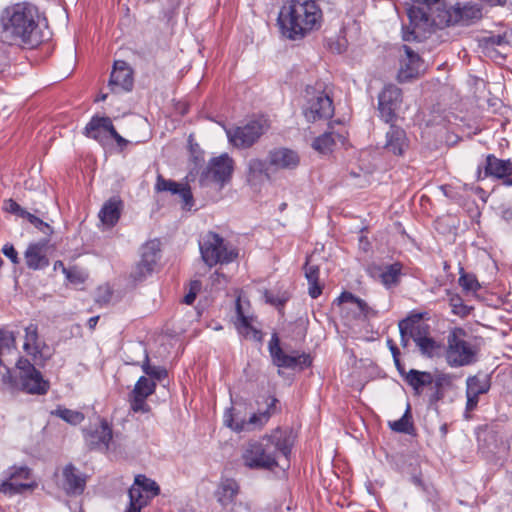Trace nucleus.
<instances>
[{
    "instance_id": "obj_1",
    "label": "nucleus",
    "mask_w": 512,
    "mask_h": 512,
    "mask_svg": "<svg viewBox=\"0 0 512 512\" xmlns=\"http://www.w3.org/2000/svg\"><path fill=\"white\" fill-rule=\"evenodd\" d=\"M293 443L290 431L276 428L257 440L246 442L241 448L240 461L250 470L272 471L280 466L281 457L288 458Z\"/></svg>"
},
{
    "instance_id": "obj_2",
    "label": "nucleus",
    "mask_w": 512,
    "mask_h": 512,
    "mask_svg": "<svg viewBox=\"0 0 512 512\" xmlns=\"http://www.w3.org/2000/svg\"><path fill=\"white\" fill-rule=\"evenodd\" d=\"M37 19L38 9L29 2L6 7L1 16L2 41L9 45H38L41 39Z\"/></svg>"
},
{
    "instance_id": "obj_3",
    "label": "nucleus",
    "mask_w": 512,
    "mask_h": 512,
    "mask_svg": "<svg viewBox=\"0 0 512 512\" xmlns=\"http://www.w3.org/2000/svg\"><path fill=\"white\" fill-rule=\"evenodd\" d=\"M323 13L315 0H289L281 7L278 25L281 34L289 40H301L318 30Z\"/></svg>"
},
{
    "instance_id": "obj_4",
    "label": "nucleus",
    "mask_w": 512,
    "mask_h": 512,
    "mask_svg": "<svg viewBox=\"0 0 512 512\" xmlns=\"http://www.w3.org/2000/svg\"><path fill=\"white\" fill-rule=\"evenodd\" d=\"M200 252L203 261L209 267L218 263H231L238 256L236 249L227 243L219 234L214 232H208L204 236L200 243Z\"/></svg>"
},
{
    "instance_id": "obj_5",
    "label": "nucleus",
    "mask_w": 512,
    "mask_h": 512,
    "mask_svg": "<svg viewBox=\"0 0 512 512\" xmlns=\"http://www.w3.org/2000/svg\"><path fill=\"white\" fill-rule=\"evenodd\" d=\"M477 348L465 340V332L458 328L447 337L446 361L451 367L468 366L476 362Z\"/></svg>"
},
{
    "instance_id": "obj_6",
    "label": "nucleus",
    "mask_w": 512,
    "mask_h": 512,
    "mask_svg": "<svg viewBox=\"0 0 512 512\" xmlns=\"http://www.w3.org/2000/svg\"><path fill=\"white\" fill-rule=\"evenodd\" d=\"M482 9L478 4L474 3H457L454 6H447L438 12L434 19V26L437 28H445L455 25H470L481 19Z\"/></svg>"
},
{
    "instance_id": "obj_7",
    "label": "nucleus",
    "mask_w": 512,
    "mask_h": 512,
    "mask_svg": "<svg viewBox=\"0 0 512 512\" xmlns=\"http://www.w3.org/2000/svg\"><path fill=\"white\" fill-rule=\"evenodd\" d=\"M334 114V105L330 96L321 90L307 89V103L304 116L309 122L331 118Z\"/></svg>"
},
{
    "instance_id": "obj_8",
    "label": "nucleus",
    "mask_w": 512,
    "mask_h": 512,
    "mask_svg": "<svg viewBox=\"0 0 512 512\" xmlns=\"http://www.w3.org/2000/svg\"><path fill=\"white\" fill-rule=\"evenodd\" d=\"M413 4L408 9L410 23L422 27L434 26V19L438 12L446 9L444 0H412Z\"/></svg>"
},
{
    "instance_id": "obj_9",
    "label": "nucleus",
    "mask_w": 512,
    "mask_h": 512,
    "mask_svg": "<svg viewBox=\"0 0 512 512\" xmlns=\"http://www.w3.org/2000/svg\"><path fill=\"white\" fill-rule=\"evenodd\" d=\"M266 120H252L244 126L226 130L229 141L237 148L251 147L267 130Z\"/></svg>"
},
{
    "instance_id": "obj_10",
    "label": "nucleus",
    "mask_w": 512,
    "mask_h": 512,
    "mask_svg": "<svg viewBox=\"0 0 512 512\" xmlns=\"http://www.w3.org/2000/svg\"><path fill=\"white\" fill-rule=\"evenodd\" d=\"M268 349L274 365L281 368L293 369L299 366L301 369L310 366L311 359L307 354L288 355L280 347V339L274 333L269 341Z\"/></svg>"
},
{
    "instance_id": "obj_11",
    "label": "nucleus",
    "mask_w": 512,
    "mask_h": 512,
    "mask_svg": "<svg viewBox=\"0 0 512 512\" xmlns=\"http://www.w3.org/2000/svg\"><path fill=\"white\" fill-rule=\"evenodd\" d=\"M86 445L92 450L107 452L113 438L110 424L101 419L99 424L83 430Z\"/></svg>"
},
{
    "instance_id": "obj_12",
    "label": "nucleus",
    "mask_w": 512,
    "mask_h": 512,
    "mask_svg": "<svg viewBox=\"0 0 512 512\" xmlns=\"http://www.w3.org/2000/svg\"><path fill=\"white\" fill-rule=\"evenodd\" d=\"M402 101L401 89L393 84L386 85L378 97V109L382 119L389 123L396 117V110Z\"/></svg>"
},
{
    "instance_id": "obj_13",
    "label": "nucleus",
    "mask_w": 512,
    "mask_h": 512,
    "mask_svg": "<svg viewBox=\"0 0 512 512\" xmlns=\"http://www.w3.org/2000/svg\"><path fill=\"white\" fill-rule=\"evenodd\" d=\"M249 304L246 306L242 303L240 297L236 299L235 304V312H236V321L235 327L239 334L244 336L245 338L253 339L254 341L260 342L262 340V333L260 330L256 329L252 323L254 318L249 314Z\"/></svg>"
},
{
    "instance_id": "obj_14",
    "label": "nucleus",
    "mask_w": 512,
    "mask_h": 512,
    "mask_svg": "<svg viewBox=\"0 0 512 512\" xmlns=\"http://www.w3.org/2000/svg\"><path fill=\"white\" fill-rule=\"evenodd\" d=\"M23 349L36 364H40L50 357L48 348L39 340L38 327L35 324H30L25 328Z\"/></svg>"
},
{
    "instance_id": "obj_15",
    "label": "nucleus",
    "mask_w": 512,
    "mask_h": 512,
    "mask_svg": "<svg viewBox=\"0 0 512 512\" xmlns=\"http://www.w3.org/2000/svg\"><path fill=\"white\" fill-rule=\"evenodd\" d=\"M108 86L113 93L129 92L132 90L133 71L125 61H115Z\"/></svg>"
},
{
    "instance_id": "obj_16",
    "label": "nucleus",
    "mask_w": 512,
    "mask_h": 512,
    "mask_svg": "<svg viewBox=\"0 0 512 512\" xmlns=\"http://www.w3.org/2000/svg\"><path fill=\"white\" fill-rule=\"evenodd\" d=\"M404 57L400 60L397 78L400 82H407L420 76L423 71V61L409 46L403 45Z\"/></svg>"
},
{
    "instance_id": "obj_17",
    "label": "nucleus",
    "mask_w": 512,
    "mask_h": 512,
    "mask_svg": "<svg viewBox=\"0 0 512 512\" xmlns=\"http://www.w3.org/2000/svg\"><path fill=\"white\" fill-rule=\"evenodd\" d=\"M233 170V159L227 153H224L218 157L212 158L209 161L207 167V177L220 184V186H223L230 180Z\"/></svg>"
},
{
    "instance_id": "obj_18",
    "label": "nucleus",
    "mask_w": 512,
    "mask_h": 512,
    "mask_svg": "<svg viewBox=\"0 0 512 512\" xmlns=\"http://www.w3.org/2000/svg\"><path fill=\"white\" fill-rule=\"evenodd\" d=\"M158 260V250L154 242L143 246L141 260L135 265L131 272L134 281H142L150 275Z\"/></svg>"
},
{
    "instance_id": "obj_19",
    "label": "nucleus",
    "mask_w": 512,
    "mask_h": 512,
    "mask_svg": "<svg viewBox=\"0 0 512 512\" xmlns=\"http://www.w3.org/2000/svg\"><path fill=\"white\" fill-rule=\"evenodd\" d=\"M233 407L228 408L223 416L225 426L235 432L251 431L254 427L264 426L270 418L268 410L260 413H254L249 420H241L234 422Z\"/></svg>"
},
{
    "instance_id": "obj_20",
    "label": "nucleus",
    "mask_w": 512,
    "mask_h": 512,
    "mask_svg": "<svg viewBox=\"0 0 512 512\" xmlns=\"http://www.w3.org/2000/svg\"><path fill=\"white\" fill-rule=\"evenodd\" d=\"M269 166L274 170H292L300 163L299 154L289 148H275L268 153Z\"/></svg>"
},
{
    "instance_id": "obj_21",
    "label": "nucleus",
    "mask_w": 512,
    "mask_h": 512,
    "mask_svg": "<svg viewBox=\"0 0 512 512\" xmlns=\"http://www.w3.org/2000/svg\"><path fill=\"white\" fill-rule=\"evenodd\" d=\"M155 190L157 192H170L171 194L179 195L183 202V209L190 210L193 206L192 192L186 184L165 179L159 174L156 179Z\"/></svg>"
},
{
    "instance_id": "obj_22",
    "label": "nucleus",
    "mask_w": 512,
    "mask_h": 512,
    "mask_svg": "<svg viewBox=\"0 0 512 512\" xmlns=\"http://www.w3.org/2000/svg\"><path fill=\"white\" fill-rule=\"evenodd\" d=\"M85 484L84 475L74 465L67 464L63 468L59 485L68 495L81 494L84 491Z\"/></svg>"
},
{
    "instance_id": "obj_23",
    "label": "nucleus",
    "mask_w": 512,
    "mask_h": 512,
    "mask_svg": "<svg viewBox=\"0 0 512 512\" xmlns=\"http://www.w3.org/2000/svg\"><path fill=\"white\" fill-rule=\"evenodd\" d=\"M490 389V381L487 376H470L466 380V411H473L479 401V395L485 394Z\"/></svg>"
},
{
    "instance_id": "obj_24",
    "label": "nucleus",
    "mask_w": 512,
    "mask_h": 512,
    "mask_svg": "<svg viewBox=\"0 0 512 512\" xmlns=\"http://www.w3.org/2000/svg\"><path fill=\"white\" fill-rule=\"evenodd\" d=\"M47 245L48 242L46 240H42L37 243H32L27 247L24 253V259L29 269L41 270L49 265Z\"/></svg>"
},
{
    "instance_id": "obj_25",
    "label": "nucleus",
    "mask_w": 512,
    "mask_h": 512,
    "mask_svg": "<svg viewBox=\"0 0 512 512\" xmlns=\"http://www.w3.org/2000/svg\"><path fill=\"white\" fill-rule=\"evenodd\" d=\"M481 169L478 168V179L492 176L495 178H505L512 174V161L507 159H499L493 154L486 157V164L484 167V175H481Z\"/></svg>"
},
{
    "instance_id": "obj_26",
    "label": "nucleus",
    "mask_w": 512,
    "mask_h": 512,
    "mask_svg": "<svg viewBox=\"0 0 512 512\" xmlns=\"http://www.w3.org/2000/svg\"><path fill=\"white\" fill-rule=\"evenodd\" d=\"M341 304H344V309L351 311L356 318H370L376 315L374 309L368 306V304L360 299L355 297L352 293L343 292L338 298Z\"/></svg>"
},
{
    "instance_id": "obj_27",
    "label": "nucleus",
    "mask_w": 512,
    "mask_h": 512,
    "mask_svg": "<svg viewBox=\"0 0 512 512\" xmlns=\"http://www.w3.org/2000/svg\"><path fill=\"white\" fill-rule=\"evenodd\" d=\"M20 381L22 390L29 394L43 395L49 389V382L43 379L41 372L37 369L34 372L22 374Z\"/></svg>"
},
{
    "instance_id": "obj_28",
    "label": "nucleus",
    "mask_w": 512,
    "mask_h": 512,
    "mask_svg": "<svg viewBox=\"0 0 512 512\" xmlns=\"http://www.w3.org/2000/svg\"><path fill=\"white\" fill-rule=\"evenodd\" d=\"M408 147V140L405 131L397 126L391 125L386 133L385 149L394 155H402Z\"/></svg>"
},
{
    "instance_id": "obj_29",
    "label": "nucleus",
    "mask_w": 512,
    "mask_h": 512,
    "mask_svg": "<svg viewBox=\"0 0 512 512\" xmlns=\"http://www.w3.org/2000/svg\"><path fill=\"white\" fill-rule=\"evenodd\" d=\"M269 162L259 158H251L247 162L246 179L247 182L256 186L260 184L264 179H269Z\"/></svg>"
},
{
    "instance_id": "obj_30",
    "label": "nucleus",
    "mask_w": 512,
    "mask_h": 512,
    "mask_svg": "<svg viewBox=\"0 0 512 512\" xmlns=\"http://www.w3.org/2000/svg\"><path fill=\"white\" fill-rule=\"evenodd\" d=\"M402 265L398 262L384 266L375 267L373 276L378 277L386 288H392L399 284Z\"/></svg>"
},
{
    "instance_id": "obj_31",
    "label": "nucleus",
    "mask_w": 512,
    "mask_h": 512,
    "mask_svg": "<svg viewBox=\"0 0 512 512\" xmlns=\"http://www.w3.org/2000/svg\"><path fill=\"white\" fill-rule=\"evenodd\" d=\"M421 315L408 317L399 322V330H408L415 344L429 337V326L420 322Z\"/></svg>"
},
{
    "instance_id": "obj_32",
    "label": "nucleus",
    "mask_w": 512,
    "mask_h": 512,
    "mask_svg": "<svg viewBox=\"0 0 512 512\" xmlns=\"http://www.w3.org/2000/svg\"><path fill=\"white\" fill-rule=\"evenodd\" d=\"M112 125V120L109 117L94 116L86 125L84 134L87 137L102 143L105 137V133L109 134L108 126Z\"/></svg>"
},
{
    "instance_id": "obj_33",
    "label": "nucleus",
    "mask_w": 512,
    "mask_h": 512,
    "mask_svg": "<svg viewBox=\"0 0 512 512\" xmlns=\"http://www.w3.org/2000/svg\"><path fill=\"white\" fill-rule=\"evenodd\" d=\"M121 209V200L117 197L110 198L104 203L99 212L101 222L108 227H113L120 218Z\"/></svg>"
},
{
    "instance_id": "obj_34",
    "label": "nucleus",
    "mask_w": 512,
    "mask_h": 512,
    "mask_svg": "<svg viewBox=\"0 0 512 512\" xmlns=\"http://www.w3.org/2000/svg\"><path fill=\"white\" fill-rule=\"evenodd\" d=\"M239 492V485L233 479H224L218 485L215 491V497L217 501L223 506L226 507L229 504L233 503L235 497Z\"/></svg>"
},
{
    "instance_id": "obj_35",
    "label": "nucleus",
    "mask_w": 512,
    "mask_h": 512,
    "mask_svg": "<svg viewBox=\"0 0 512 512\" xmlns=\"http://www.w3.org/2000/svg\"><path fill=\"white\" fill-rule=\"evenodd\" d=\"M305 277L308 281V294L313 298H317L322 293V285L319 282L320 270L317 265L311 263V259L307 258L304 266Z\"/></svg>"
},
{
    "instance_id": "obj_36",
    "label": "nucleus",
    "mask_w": 512,
    "mask_h": 512,
    "mask_svg": "<svg viewBox=\"0 0 512 512\" xmlns=\"http://www.w3.org/2000/svg\"><path fill=\"white\" fill-rule=\"evenodd\" d=\"M344 140V136L339 133L325 132L314 139L312 147L319 153L326 154L333 150L337 142L343 143Z\"/></svg>"
},
{
    "instance_id": "obj_37",
    "label": "nucleus",
    "mask_w": 512,
    "mask_h": 512,
    "mask_svg": "<svg viewBox=\"0 0 512 512\" xmlns=\"http://www.w3.org/2000/svg\"><path fill=\"white\" fill-rule=\"evenodd\" d=\"M405 380L416 393H419L424 387L432 384L433 376L430 372L411 369L406 373Z\"/></svg>"
},
{
    "instance_id": "obj_38",
    "label": "nucleus",
    "mask_w": 512,
    "mask_h": 512,
    "mask_svg": "<svg viewBox=\"0 0 512 512\" xmlns=\"http://www.w3.org/2000/svg\"><path fill=\"white\" fill-rule=\"evenodd\" d=\"M34 486V483L13 482V478H9L6 472L3 475V479L0 480V492L8 496L20 494L25 490L32 489Z\"/></svg>"
},
{
    "instance_id": "obj_39",
    "label": "nucleus",
    "mask_w": 512,
    "mask_h": 512,
    "mask_svg": "<svg viewBox=\"0 0 512 512\" xmlns=\"http://www.w3.org/2000/svg\"><path fill=\"white\" fill-rule=\"evenodd\" d=\"M129 506L125 512H141V509L148 504L150 499L142 492L135 482L129 489Z\"/></svg>"
},
{
    "instance_id": "obj_40",
    "label": "nucleus",
    "mask_w": 512,
    "mask_h": 512,
    "mask_svg": "<svg viewBox=\"0 0 512 512\" xmlns=\"http://www.w3.org/2000/svg\"><path fill=\"white\" fill-rule=\"evenodd\" d=\"M134 482L150 500L160 493V488L157 483L154 480L147 478L145 475H137Z\"/></svg>"
},
{
    "instance_id": "obj_41",
    "label": "nucleus",
    "mask_w": 512,
    "mask_h": 512,
    "mask_svg": "<svg viewBox=\"0 0 512 512\" xmlns=\"http://www.w3.org/2000/svg\"><path fill=\"white\" fill-rule=\"evenodd\" d=\"M53 415L58 416L65 422L71 425H78L84 420V414L80 411L71 410L67 408H58L52 412Z\"/></svg>"
},
{
    "instance_id": "obj_42",
    "label": "nucleus",
    "mask_w": 512,
    "mask_h": 512,
    "mask_svg": "<svg viewBox=\"0 0 512 512\" xmlns=\"http://www.w3.org/2000/svg\"><path fill=\"white\" fill-rule=\"evenodd\" d=\"M389 427L399 433H410L413 430V424L411 422L410 406L408 405L404 415L393 422H389Z\"/></svg>"
},
{
    "instance_id": "obj_43",
    "label": "nucleus",
    "mask_w": 512,
    "mask_h": 512,
    "mask_svg": "<svg viewBox=\"0 0 512 512\" xmlns=\"http://www.w3.org/2000/svg\"><path fill=\"white\" fill-rule=\"evenodd\" d=\"M156 383L154 380L148 379L145 376H141L132 391L133 395H140L148 397L154 393Z\"/></svg>"
},
{
    "instance_id": "obj_44",
    "label": "nucleus",
    "mask_w": 512,
    "mask_h": 512,
    "mask_svg": "<svg viewBox=\"0 0 512 512\" xmlns=\"http://www.w3.org/2000/svg\"><path fill=\"white\" fill-rule=\"evenodd\" d=\"M459 284L463 288V290L468 293H476L481 288L476 276L474 274L465 273L463 271V268H461Z\"/></svg>"
},
{
    "instance_id": "obj_45",
    "label": "nucleus",
    "mask_w": 512,
    "mask_h": 512,
    "mask_svg": "<svg viewBox=\"0 0 512 512\" xmlns=\"http://www.w3.org/2000/svg\"><path fill=\"white\" fill-rule=\"evenodd\" d=\"M508 33L504 34H497V35H490L487 37H484L481 40L482 46L486 50H492L495 47H503L505 45H508L510 43L508 39Z\"/></svg>"
},
{
    "instance_id": "obj_46",
    "label": "nucleus",
    "mask_w": 512,
    "mask_h": 512,
    "mask_svg": "<svg viewBox=\"0 0 512 512\" xmlns=\"http://www.w3.org/2000/svg\"><path fill=\"white\" fill-rule=\"evenodd\" d=\"M416 345L419 348L421 354L429 358L434 357L438 353V350L440 348L437 342L430 336L424 338Z\"/></svg>"
},
{
    "instance_id": "obj_47",
    "label": "nucleus",
    "mask_w": 512,
    "mask_h": 512,
    "mask_svg": "<svg viewBox=\"0 0 512 512\" xmlns=\"http://www.w3.org/2000/svg\"><path fill=\"white\" fill-rule=\"evenodd\" d=\"M142 369L146 375L151 377L154 380H162L167 376L166 369L158 366H151L149 364V358L148 355H145V362L142 365Z\"/></svg>"
},
{
    "instance_id": "obj_48",
    "label": "nucleus",
    "mask_w": 512,
    "mask_h": 512,
    "mask_svg": "<svg viewBox=\"0 0 512 512\" xmlns=\"http://www.w3.org/2000/svg\"><path fill=\"white\" fill-rule=\"evenodd\" d=\"M13 482H26L30 478V470L27 467H11L6 471Z\"/></svg>"
},
{
    "instance_id": "obj_49",
    "label": "nucleus",
    "mask_w": 512,
    "mask_h": 512,
    "mask_svg": "<svg viewBox=\"0 0 512 512\" xmlns=\"http://www.w3.org/2000/svg\"><path fill=\"white\" fill-rule=\"evenodd\" d=\"M146 398L147 397L132 394V399L130 401L131 409L134 412H142V413L148 412L150 408H149L148 404L146 403Z\"/></svg>"
},
{
    "instance_id": "obj_50",
    "label": "nucleus",
    "mask_w": 512,
    "mask_h": 512,
    "mask_svg": "<svg viewBox=\"0 0 512 512\" xmlns=\"http://www.w3.org/2000/svg\"><path fill=\"white\" fill-rule=\"evenodd\" d=\"M450 305L452 306L453 313L457 315L465 316L469 313L468 307L463 304L462 299L459 296L451 297Z\"/></svg>"
},
{
    "instance_id": "obj_51",
    "label": "nucleus",
    "mask_w": 512,
    "mask_h": 512,
    "mask_svg": "<svg viewBox=\"0 0 512 512\" xmlns=\"http://www.w3.org/2000/svg\"><path fill=\"white\" fill-rule=\"evenodd\" d=\"M3 209L8 213L17 215L18 217H21L22 213H24V208H22L13 199L5 200L3 204Z\"/></svg>"
},
{
    "instance_id": "obj_52",
    "label": "nucleus",
    "mask_w": 512,
    "mask_h": 512,
    "mask_svg": "<svg viewBox=\"0 0 512 512\" xmlns=\"http://www.w3.org/2000/svg\"><path fill=\"white\" fill-rule=\"evenodd\" d=\"M410 25L413 27L410 29V27H403L402 29V38L404 41L410 42L417 39L416 29L426 30L428 27H422V26H415L410 23Z\"/></svg>"
},
{
    "instance_id": "obj_53",
    "label": "nucleus",
    "mask_w": 512,
    "mask_h": 512,
    "mask_svg": "<svg viewBox=\"0 0 512 512\" xmlns=\"http://www.w3.org/2000/svg\"><path fill=\"white\" fill-rule=\"evenodd\" d=\"M200 288L201 283L199 281H193L190 285L189 292L185 295L183 299L184 303H186L187 305H191L194 302Z\"/></svg>"
},
{
    "instance_id": "obj_54",
    "label": "nucleus",
    "mask_w": 512,
    "mask_h": 512,
    "mask_svg": "<svg viewBox=\"0 0 512 512\" xmlns=\"http://www.w3.org/2000/svg\"><path fill=\"white\" fill-rule=\"evenodd\" d=\"M16 366L19 370L20 377L22 376V374L34 372V370H36L35 366L31 364L28 359L25 358H20L17 361Z\"/></svg>"
},
{
    "instance_id": "obj_55",
    "label": "nucleus",
    "mask_w": 512,
    "mask_h": 512,
    "mask_svg": "<svg viewBox=\"0 0 512 512\" xmlns=\"http://www.w3.org/2000/svg\"><path fill=\"white\" fill-rule=\"evenodd\" d=\"M2 252L13 264L19 263L18 253L12 244L6 243L2 248Z\"/></svg>"
},
{
    "instance_id": "obj_56",
    "label": "nucleus",
    "mask_w": 512,
    "mask_h": 512,
    "mask_svg": "<svg viewBox=\"0 0 512 512\" xmlns=\"http://www.w3.org/2000/svg\"><path fill=\"white\" fill-rule=\"evenodd\" d=\"M109 128V135L116 141L117 145L120 147V149H124L129 141L123 138L115 129L114 125L108 126Z\"/></svg>"
},
{
    "instance_id": "obj_57",
    "label": "nucleus",
    "mask_w": 512,
    "mask_h": 512,
    "mask_svg": "<svg viewBox=\"0 0 512 512\" xmlns=\"http://www.w3.org/2000/svg\"><path fill=\"white\" fill-rule=\"evenodd\" d=\"M387 345L393 355V359H394V362H395V365L397 366L398 370L400 371V373H403V370L401 368V364H400V360H399V349L397 348V346L395 345V343L393 342V340L391 339H388L387 340Z\"/></svg>"
},
{
    "instance_id": "obj_58",
    "label": "nucleus",
    "mask_w": 512,
    "mask_h": 512,
    "mask_svg": "<svg viewBox=\"0 0 512 512\" xmlns=\"http://www.w3.org/2000/svg\"><path fill=\"white\" fill-rule=\"evenodd\" d=\"M33 226H35L37 229H39L41 232H43L46 235H49L53 232L52 227L49 224H47L46 222H44L42 219H40L39 217L37 218V220L33 224Z\"/></svg>"
},
{
    "instance_id": "obj_59",
    "label": "nucleus",
    "mask_w": 512,
    "mask_h": 512,
    "mask_svg": "<svg viewBox=\"0 0 512 512\" xmlns=\"http://www.w3.org/2000/svg\"><path fill=\"white\" fill-rule=\"evenodd\" d=\"M32 210L35 214L30 213L26 209H24V213H22L21 218L27 219L33 225L38 218L36 214H41V211L37 208H33Z\"/></svg>"
},
{
    "instance_id": "obj_60",
    "label": "nucleus",
    "mask_w": 512,
    "mask_h": 512,
    "mask_svg": "<svg viewBox=\"0 0 512 512\" xmlns=\"http://www.w3.org/2000/svg\"><path fill=\"white\" fill-rule=\"evenodd\" d=\"M400 336H401V345L406 348L409 345V339L411 338L409 336L408 330H399Z\"/></svg>"
},
{
    "instance_id": "obj_61",
    "label": "nucleus",
    "mask_w": 512,
    "mask_h": 512,
    "mask_svg": "<svg viewBox=\"0 0 512 512\" xmlns=\"http://www.w3.org/2000/svg\"><path fill=\"white\" fill-rule=\"evenodd\" d=\"M2 381H3V383H5V384H8V385H10V386H13V384H14V380H13L12 374H11V372H10V370H9V369H7L6 373H5V374H3V376H2Z\"/></svg>"
},
{
    "instance_id": "obj_62",
    "label": "nucleus",
    "mask_w": 512,
    "mask_h": 512,
    "mask_svg": "<svg viewBox=\"0 0 512 512\" xmlns=\"http://www.w3.org/2000/svg\"><path fill=\"white\" fill-rule=\"evenodd\" d=\"M231 512H250V509L247 505L239 503V504H234Z\"/></svg>"
},
{
    "instance_id": "obj_63",
    "label": "nucleus",
    "mask_w": 512,
    "mask_h": 512,
    "mask_svg": "<svg viewBox=\"0 0 512 512\" xmlns=\"http://www.w3.org/2000/svg\"><path fill=\"white\" fill-rule=\"evenodd\" d=\"M99 316H93L88 320V327L94 329L98 323Z\"/></svg>"
},
{
    "instance_id": "obj_64",
    "label": "nucleus",
    "mask_w": 512,
    "mask_h": 512,
    "mask_svg": "<svg viewBox=\"0 0 512 512\" xmlns=\"http://www.w3.org/2000/svg\"><path fill=\"white\" fill-rule=\"evenodd\" d=\"M220 278L223 279L225 281V276L223 274H220L218 272H215L213 275H212V279H213V282H218L220 283Z\"/></svg>"
}]
</instances>
